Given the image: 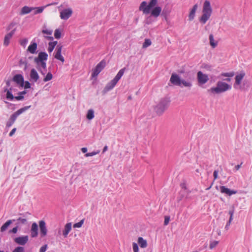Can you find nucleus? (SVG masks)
I'll return each instance as SVG.
<instances>
[{
    "label": "nucleus",
    "mask_w": 252,
    "mask_h": 252,
    "mask_svg": "<svg viewBox=\"0 0 252 252\" xmlns=\"http://www.w3.org/2000/svg\"><path fill=\"white\" fill-rule=\"evenodd\" d=\"M6 85H7V87L10 86V81H7L6 82Z\"/></svg>",
    "instance_id": "61"
},
{
    "label": "nucleus",
    "mask_w": 252,
    "mask_h": 252,
    "mask_svg": "<svg viewBox=\"0 0 252 252\" xmlns=\"http://www.w3.org/2000/svg\"><path fill=\"white\" fill-rule=\"evenodd\" d=\"M15 221L13 220H8L5 223H4L0 228V231L4 232L5 231L7 227L12 223L13 221Z\"/></svg>",
    "instance_id": "26"
},
{
    "label": "nucleus",
    "mask_w": 252,
    "mask_h": 252,
    "mask_svg": "<svg viewBox=\"0 0 252 252\" xmlns=\"http://www.w3.org/2000/svg\"><path fill=\"white\" fill-rule=\"evenodd\" d=\"M72 10L71 8L65 9L60 12V17L63 20H67L72 15Z\"/></svg>",
    "instance_id": "12"
},
{
    "label": "nucleus",
    "mask_w": 252,
    "mask_h": 252,
    "mask_svg": "<svg viewBox=\"0 0 252 252\" xmlns=\"http://www.w3.org/2000/svg\"><path fill=\"white\" fill-rule=\"evenodd\" d=\"M108 150V146H105L103 149L102 153H105Z\"/></svg>",
    "instance_id": "56"
},
{
    "label": "nucleus",
    "mask_w": 252,
    "mask_h": 252,
    "mask_svg": "<svg viewBox=\"0 0 252 252\" xmlns=\"http://www.w3.org/2000/svg\"><path fill=\"white\" fill-rule=\"evenodd\" d=\"M26 93V92L25 91L19 92L18 93L19 95L15 96V99L17 100H21L23 99V98H24L23 95L25 94Z\"/></svg>",
    "instance_id": "32"
},
{
    "label": "nucleus",
    "mask_w": 252,
    "mask_h": 252,
    "mask_svg": "<svg viewBox=\"0 0 252 252\" xmlns=\"http://www.w3.org/2000/svg\"><path fill=\"white\" fill-rule=\"evenodd\" d=\"M71 229V223H67L65 224L64 226V229L63 230V234L64 236V237H66L68 235V233L70 231Z\"/></svg>",
    "instance_id": "24"
},
{
    "label": "nucleus",
    "mask_w": 252,
    "mask_h": 252,
    "mask_svg": "<svg viewBox=\"0 0 252 252\" xmlns=\"http://www.w3.org/2000/svg\"><path fill=\"white\" fill-rule=\"evenodd\" d=\"M170 220V218L169 217L166 216L165 217L164 224V225H166L169 223Z\"/></svg>",
    "instance_id": "50"
},
{
    "label": "nucleus",
    "mask_w": 252,
    "mask_h": 252,
    "mask_svg": "<svg viewBox=\"0 0 252 252\" xmlns=\"http://www.w3.org/2000/svg\"><path fill=\"white\" fill-rule=\"evenodd\" d=\"M32 11V7H30L27 6H24L21 10V14H26L29 13Z\"/></svg>",
    "instance_id": "31"
},
{
    "label": "nucleus",
    "mask_w": 252,
    "mask_h": 252,
    "mask_svg": "<svg viewBox=\"0 0 252 252\" xmlns=\"http://www.w3.org/2000/svg\"><path fill=\"white\" fill-rule=\"evenodd\" d=\"M39 76L37 71L34 69H32V81L36 82Z\"/></svg>",
    "instance_id": "34"
},
{
    "label": "nucleus",
    "mask_w": 252,
    "mask_h": 252,
    "mask_svg": "<svg viewBox=\"0 0 252 252\" xmlns=\"http://www.w3.org/2000/svg\"><path fill=\"white\" fill-rule=\"evenodd\" d=\"M105 66V62L104 61H101L99 62L95 68L94 69L92 76L93 77L97 76L98 74L102 71Z\"/></svg>",
    "instance_id": "10"
},
{
    "label": "nucleus",
    "mask_w": 252,
    "mask_h": 252,
    "mask_svg": "<svg viewBox=\"0 0 252 252\" xmlns=\"http://www.w3.org/2000/svg\"><path fill=\"white\" fill-rule=\"evenodd\" d=\"M16 130V128H13L9 134V136H12L15 133Z\"/></svg>",
    "instance_id": "53"
},
{
    "label": "nucleus",
    "mask_w": 252,
    "mask_h": 252,
    "mask_svg": "<svg viewBox=\"0 0 252 252\" xmlns=\"http://www.w3.org/2000/svg\"><path fill=\"white\" fill-rule=\"evenodd\" d=\"M53 78V75L51 72H48L43 79L44 82H47L51 80Z\"/></svg>",
    "instance_id": "35"
},
{
    "label": "nucleus",
    "mask_w": 252,
    "mask_h": 252,
    "mask_svg": "<svg viewBox=\"0 0 252 252\" xmlns=\"http://www.w3.org/2000/svg\"><path fill=\"white\" fill-rule=\"evenodd\" d=\"M28 241V237L27 236L18 237L14 239L15 242L20 245H24Z\"/></svg>",
    "instance_id": "20"
},
{
    "label": "nucleus",
    "mask_w": 252,
    "mask_h": 252,
    "mask_svg": "<svg viewBox=\"0 0 252 252\" xmlns=\"http://www.w3.org/2000/svg\"><path fill=\"white\" fill-rule=\"evenodd\" d=\"M14 25H15V24H13V23H11V24L9 26V27H8V30H10V29L14 27Z\"/></svg>",
    "instance_id": "57"
},
{
    "label": "nucleus",
    "mask_w": 252,
    "mask_h": 252,
    "mask_svg": "<svg viewBox=\"0 0 252 252\" xmlns=\"http://www.w3.org/2000/svg\"><path fill=\"white\" fill-rule=\"evenodd\" d=\"M39 229H40V237H45L47 233V229L46 227V224L44 221L40 220L39 222Z\"/></svg>",
    "instance_id": "13"
},
{
    "label": "nucleus",
    "mask_w": 252,
    "mask_h": 252,
    "mask_svg": "<svg viewBox=\"0 0 252 252\" xmlns=\"http://www.w3.org/2000/svg\"><path fill=\"white\" fill-rule=\"evenodd\" d=\"M170 101V99L168 97L161 98L154 108L157 114L159 116L161 115L169 107Z\"/></svg>",
    "instance_id": "6"
},
{
    "label": "nucleus",
    "mask_w": 252,
    "mask_h": 252,
    "mask_svg": "<svg viewBox=\"0 0 252 252\" xmlns=\"http://www.w3.org/2000/svg\"><path fill=\"white\" fill-rule=\"evenodd\" d=\"M197 79L199 86L202 85L206 83L209 80L208 75L203 73L199 71L197 73Z\"/></svg>",
    "instance_id": "9"
},
{
    "label": "nucleus",
    "mask_w": 252,
    "mask_h": 252,
    "mask_svg": "<svg viewBox=\"0 0 252 252\" xmlns=\"http://www.w3.org/2000/svg\"><path fill=\"white\" fill-rule=\"evenodd\" d=\"M158 3V0H150L149 4L147 5L145 1H142L140 4L139 9L142 11L144 14H149L151 9L154 8Z\"/></svg>",
    "instance_id": "8"
},
{
    "label": "nucleus",
    "mask_w": 252,
    "mask_h": 252,
    "mask_svg": "<svg viewBox=\"0 0 252 252\" xmlns=\"http://www.w3.org/2000/svg\"><path fill=\"white\" fill-rule=\"evenodd\" d=\"M203 14L199 19V21L204 24L211 17L212 13V9L210 2L208 0H205L203 3Z\"/></svg>",
    "instance_id": "7"
},
{
    "label": "nucleus",
    "mask_w": 252,
    "mask_h": 252,
    "mask_svg": "<svg viewBox=\"0 0 252 252\" xmlns=\"http://www.w3.org/2000/svg\"><path fill=\"white\" fill-rule=\"evenodd\" d=\"M86 117L87 119L89 120L94 119V111L93 110V109H90L88 111Z\"/></svg>",
    "instance_id": "30"
},
{
    "label": "nucleus",
    "mask_w": 252,
    "mask_h": 252,
    "mask_svg": "<svg viewBox=\"0 0 252 252\" xmlns=\"http://www.w3.org/2000/svg\"><path fill=\"white\" fill-rule=\"evenodd\" d=\"M209 39L210 45L212 47V48H215L217 46L218 42L215 41L213 35L211 34L209 35Z\"/></svg>",
    "instance_id": "29"
},
{
    "label": "nucleus",
    "mask_w": 252,
    "mask_h": 252,
    "mask_svg": "<svg viewBox=\"0 0 252 252\" xmlns=\"http://www.w3.org/2000/svg\"><path fill=\"white\" fill-rule=\"evenodd\" d=\"M42 32L45 34H47L48 35H51L52 33V31L48 30H42Z\"/></svg>",
    "instance_id": "47"
},
{
    "label": "nucleus",
    "mask_w": 252,
    "mask_h": 252,
    "mask_svg": "<svg viewBox=\"0 0 252 252\" xmlns=\"http://www.w3.org/2000/svg\"><path fill=\"white\" fill-rule=\"evenodd\" d=\"M232 220V216H230V218H229V223H231V221Z\"/></svg>",
    "instance_id": "62"
},
{
    "label": "nucleus",
    "mask_w": 252,
    "mask_h": 252,
    "mask_svg": "<svg viewBox=\"0 0 252 252\" xmlns=\"http://www.w3.org/2000/svg\"><path fill=\"white\" fill-rule=\"evenodd\" d=\"M48 56L47 53L40 52L37 57L34 59V62L36 64L37 70L44 76L47 72L46 61L48 59Z\"/></svg>",
    "instance_id": "2"
},
{
    "label": "nucleus",
    "mask_w": 252,
    "mask_h": 252,
    "mask_svg": "<svg viewBox=\"0 0 252 252\" xmlns=\"http://www.w3.org/2000/svg\"><path fill=\"white\" fill-rule=\"evenodd\" d=\"M161 12V8L159 6H156L151 10V15L155 17H158Z\"/></svg>",
    "instance_id": "23"
},
{
    "label": "nucleus",
    "mask_w": 252,
    "mask_h": 252,
    "mask_svg": "<svg viewBox=\"0 0 252 252\" xmlns=\"http://www.w3.org/2000/svg\"><path fill=\"white\" fill-rule=\"evenodd\" d=\"M87 148L86 147H83L81 148V151L83 153H86L87 152Z\"/></svg>",
    "instance_id": "55"
},
{
    "label": "nucleus",
    "mask_w": 252,
    "mask_h": 252,
    "mask_svg": "<svg viewBox=\"0 0 252 252\" xmlns=\"http://www.w3.org/2000/svg\"><path fill=\"white\" fill-rule=\"evenodd\" d=\"M47 248V245H45L43 246H42L40 249V252H45Z\"/></svg>",
    "instance_id": "48"
},
{
    "label": "nucleus",
    "mask_w": 252,
    "mask_h": 252,
    "mask_svg": "<svg viewBox=\"0 0 252 252\" xmlns=\"http://www.w3.org/2000/svg\"><path fill=\"white\" fill-rule=\"evenodd\" d=\"M14 122H15L14 121H13V120H12L11 119H10L9 118V119L6 123V127H10L14 124Z\"/></svg>",
    "instance_id": "45"
},
{
    "label": "nucleus",
    "mask_w": 252,
    "mask_h": 252,
    "mask_svg": "<svg viewBox=\"0 0 252 252\" xmlns=\"http://www.w3.org/2000/svg\"><path fill=\"white\" fill-rule=\"evenodd\" d=\"M245 75L246 73L243 70L236 73L235 77V82L233 85L234 89L240 90H245L247 89L248 85H247V82L245 80L242 82Z\"/></svg>",
    "instance_id": "3"
},
{
    "label": "nucleus",
    "mask_w": 252,
    "mask_h": 252,
    "mask_svg": "<svg viewBox=\"0 0 252 252\" xmlns=\"http://www.w3.org/2000/svg\"><path fill=\"white\" fill-rule=\"evenodd\" d=\"M13 252H24V249L22 247H18L14 249Z\"/></svg>",
    "instance_id": "44"
},
{
    "label": "nucleus",
    "mask_w": 252,
    "mask_h": 252,
    "mask_svg": "<svg viewBox=\"0 0 252 252\" xmlns=\"http://www.w3.org/2000/svg\"><path fill=\"white\" fill-rule=\"evenodd\" d=\"M84 220H82L79 222L77 223H75L73 225V227L74 228H80L82 226V224H83Z\"/></svg>",
    "instance_id": "41"
},
{
    "label": "nucleus",
    "mask_w": 252,
    "mask_h": 252,
    "mask_svg": "<svg viewBox=\"0 0 252 252\" xmlns=\"http://www.w3.org/2000/svg\"><path fill=\"white\" fill-rule=\"evenodd\" d=\"M27 52L32 53V43L30 44L27 49Z\"/></svg>",
    "instance_id": "54"
},
{
    "label": "nucleus",
    "mask_w": 252,
    "mask_h": 252,
    "mask_svg": "<svg viewBox=\"0 0 252 252\" xmlns=\"http://www.w3.org/2000/svg\"><path fill=\"white\" fill-rule=\"evenodd\" d=\"M4 102H5V103H6V104H9V105H12V104H11V103H8V102H7V101H4Z\"/></svg>",
    "instance_id": "64"
},
{
    "label": "nucleus",
    "mask_w": 252,
    "mask_h": 252,
    "mask_svg": "<svg viewBox=\"0 0 252 252\" xmlns=\"http://www.w3.org/2000/svg\"><path fill=\"white\" fill-rule=\"evenodd\" d=\"M125 70L126 68L124 67L119 71L114 78L107 84L103 90L102 91L103 94H106L108 92L112 90L115 87L117 83L124 75Z\"/></svg>",
    "instance_id": "5"
},
{
    "label": "nucleus",
    "mask_w": 252,
    "mask_h": 252,
    "mask_svg": "<svg viewBox=\"0 0 252 252\" xmlns=\"http://www.w3.org/2000/svg\"><path fill=\"white\" fill-rule=\"evenodd\" d=\"M184 77L186 79H181L178 74L172 73L170 79V81L174 85L178 86L181 87H185L190 88L192 86L193 77L189 72H185Z\"/></svg>",
    "instance_id": "1"
},
{
    "label": "nucleus",
    "mask_w": 252,
    "mask_h": 252,
    "mask_svg": "<svg viewBox=\"0 0 252 252\" xmlns=\"http://www.w3.org/2000/svg\"><path fill=\"white\" fill-rule=\"evenodd\" d=\"M13 81L15 82L20 87H23L24 84V79L21 74H16L13 78Z\"/></svg>",
    "instance_id": "14"
},
{
    "label": "nucleus",
    "mask_w": 252,
    "mask_h": 252,
    "mask_svg": "<svg viewBox=\"0 0 252 252\" xmlns=\"http://www.w3.org/2000/svg\"><path fill=\"white\" fill-rule=\"evenodd\" d=\"M229 214L230 215V216H232V217L233 216V213L232 212L230 211Z\"/></svg>",
    "instance_id": "63"
},
{
    "label": "nucleus",
    "mask_w": 252,
    "mask_h": 252,
    "mask_svg": "<svg viewBox=\"0 0 252 252\" xmlns=\"http://www.w3.org/2000/svg\"><path fill=\"white\" fill-rule=\"evenodd\" d=\"M54 36L55 38L59 39L61 37V32L59 29H56L55 31Z\"/></svg>",
    "instance_id": "39"
},
{
    "label": "nucleus",
    "mask_w": 252,
    "mask_h": 252,
    "mask_svg": "<svg viewBox=\"0 0 252 252\" xmlns=\"http://www.w3.org/2000/svg\"><path fill=\"white\" fill-rule=\"evenodd\" d=\"M231 88V85L222 81H219L216 84V86L212 87L208 91L214 94H220L230 90Z\"/></svg>",
    "instance_id": "4"
},
{
    "label": "nucleus",
    "mask_w": 252,
    "mask_h": 252,
    "mask_svg": "<svg viewBox=\"0 0 252 252\" xmlns=\"http://www.w3.org/2000/svg\"><path fill=\"white\" fill-rule=\"evenodd\" d=\"M17 230H18V227L16 226V227L13 228L12 229L10 230L9 231V232L13 233H17Z\"/></svg>",
    "instance_id": "52"
},
{
    "label": "nucleus",
    "mask_w": 252,
    "mask_h": 252,
    "mask_svg": "<svg viewBox=\"0 0 252 252\" xmlns=\"http://www.w3.org/2000/svg\"><path fill=\"white\" fill-rule=\"evenodd\" d=\"M230 223H229V221H228L225 225V228L226 229H228V227H229V226L230 225Z\"/></svg>",
    "instance_id": "60"
},
{
    "label": "nucleus",
    "mask_w": 252,
    "mask_h": 252,
    "mask_svg": "<svg viewBox=\"0 0 252 252\" xmlns=\"http://www.w3.org/2000/svg\"><path fill=\"white\" fill-rule=\"evenodd\" d=\"M197 4H195V5H194L192 9L190 10L189 15V21H192L194 19L195 16V12L197 9Z\"/></svg>",
    "instance_id": "22"
},
{
    "label": "nucleus",
    "mask_w": 252,
    "mask_h": 252,
    "mask_svg": "<svg viewBox=\"0 0 252 252\" xmlns=\"http://www.w3.org/2000/svg\"><path fill=\"white\" fill-rule=\"evenodd\" d=\"M235 75V73L234 72H226V73H222L220 74L221 76H224V77H227L231 78V77H232Z\"/></svg>",
    "instance_id": "36"
},
{
    "label": "nucleus",
    "mask_w": 252,
    "mask_h": 252,
    "mask_svg": "<svg viewBox=\"0 0 252 252\" xmlns=\"http://www.w3.org/2000/svg\"><path fill=\"white\" fill-rule=\"evenodd\" d=\"M241 164H238V165H237L236 166H235V168L236 169V170H238L240 169V168L241 167Z\"/></svg>",
    "instance_id": "58"
},
{
    "label": "nucleus",
    "mask_w": 252,
    "mask_h": 252,
    "mask_svg": "<svg viewBox=\"0 0 252 252\" xmlns=\"http://www.w3.org/2000/svg\"><path fill=\"white\" fill-rule=\"evenodd\" d=\"M220 191L221 193L226 194L229 196L236 194L237 192L236 190H231L223 186L220 187Z\"/></svg>",
    "instance_id": "17"
},
{
    "label": "nucleus",
    "mask_w": 252,
    "mask_h": 252,
    "mask_svg": "<svg viewBox=\"0 0 252 252\" xmlns=\"http://www.w3.org/2000/svg\"><path fill=\"white\" fill-rule=\"evenodd\" d=\"M57 43H58V42L57 41H55L53 42H50L49 43L48 51L49 53H51L53 51L54 49L55 48V47L56 46V45L57 44Z\"/></svg>",
    "instance_id": "28"
},
{
    "label": "nucleus",
    "mask_w": 252,
    "mask_h": 252,
    "mask_svg": "<svg viewBox=\"0 0 252 252\" xmlns=\"http://www.w3.org/2000/svg\"><path fill=\"white\" fill-rule=\"evenodd\" d=\"M36 49H37V44L35 42H33L32 43V54L37 53L38 51H37Z\"/></svg>",
    "instance_id": "43"
},
{
    "label": "nucleus",
    "mask_w": 252,
    "mask_h": 252,
    "mask_svg": "<svg viewBox=\"0 0 252 252\" xmlns=\"http://www.w3.org/2000/svg\"><path fill=\"white\" fill-rule=\"evenodd\" d=\"M132 249L133 252H139V248L138 245L135 242H133L132 243Z\"/></svg>",
    "instance_id": "42"
},
{
    "label": "nucleus",
    "mask_w": 252,
    "mask_h": 252,
    "mask_svg": "<svg viewBox=\"0 0 252 252\" xmlns=\"http://www.w3.org/2000/svg\"><path fill=\"white\" fill-rule=\"evenodd\" d=\"M231 78L229 77H227V78H225V79H223V81H226L227 82H230L231 81Z\"/></svg>",
    "instance_id": "59"
},
{
    "label": "nucleus",
    "mask_w": 252,
    "mask_h": 252,
    "mask_svg": "<svg viewBox=\"0 0 252 252\" xmlns=\"http://www.w3.org/2000/svg\"><path fill=\"white\" fill-rule=\"evenodd\" d=\"M28 39L27 38H25V39L20 40V44L23 47L25 48L26 46V45L28 43Z\"/></svg>",
    "instance_id": "40"
},
{
    "label": "nucleus",
    "mask_w": 252,
    "mask_h": 252,
    "mask_svg": "<svg viewBox=\"0 0 252 252\" xmlns=\"http://www.w3.org/2000/svg\"><path fill=\"white\" fill-rule=\"evenodd\" d=\"M17 220L19 221V222L20 223H22L23 224H24L26 222H27V220L26 219H23V218H19Z\"/></svg>",
    "instance_id": "49"
},
{
    "label": "nucleus",
    "mask_w": 252,
    "mask_h": 252,
    "mask_svg": "<svg viewBox=\"0 0 252 252\" xmlns=\"http://www.w3.org/2000/svg\"><path fill=\"white\" fill-rule=\"evenodd\" d=\"M138 243L141 248H145L147 247V241L144 239L142 237H139L138 238Z\"/></svg>",
    "instance_id": "25"
},
{
    "label": "nucleus",
    "mask_w": 252,
    "mask_h": 252,
    "mask_svg": "<svg viewBox=\"0 0 252 252\" xmlns=\"http://www.w3.org/2000/svg\"><path fill=\"white\" fill-rule=\"evenodd\" d=\"M218 173H219V172H218V170H215L214 171L213 176H214V180H216L218 178Z\"/></svg>",
    "instance_id": "51"
},
{
    "label": "nucleus",
    "mask_w": 252,
    "mask_h": 252,
    "mask_svg": "<svg viewBox=\"0 0 252 252\" xmlns=\"http://www.w3.org/2000/svg\"><path fill=\"white\" fill-rule=\"evenodd\" d=\"M38 235V225L35 222L32 223V238Z\"/></svg>",
    "instance_id": "27"
},
{
    "label": "nucleus",
    "mask_w": 252,
    "mask_h": 252,
    "mask_svg": "<svg viewBox=\"0 0 252 252\" xmlns=\"http://www.w3.org/2000/svg\"><path fill=\"white\" fill-rule=\"evenodd\" d=\"M99 152H100L99 150H97L96 151H94L91 153H88L85 155V156L86 157L94 156H95V155L99 154Z\"/></svg>",
    "instance_id": "38"
},
{
    "label": "nucleus",
    "mask_w": 252,
    "mask_h": 252,
    "mask_svg": "<svg viewBox=\"0 0 252 252\" xmlns=\"http://www.w3.org/2000/svg\"><path fill=\"white\" fill-rule=\"evenodd\" d=\"M57 3L54 2L48 4L44 6L32 7V14H37L43 12L44 8L48 6L56 4Z\"/></svg>",
    "instance_id": "19"
},
{
    "label": "nucleus",
    "mask_w": 252,
    "mask_h": 252,
    "mask_svg": "<svg viewBox=\"0 0 252 252\" xmlns=\"http://www.w3.org/2000/svg\"><path fill=\"white\" fill-rule=\"evenodd\" d=\"M32 57L30 56L28 58L25 57V58L21 59L19 61V66L23 68L25 71H26L30 66L29 61H30Z\"/></svg>",
    "instance_id": "11"
},
{
    "label": "nucleus",
    "mask_w": 252,
    "mask_h": 252,
    "mask_svg": "<svg viewBox=\"0 0 252 252\" xmlns=\"http://www.w3.org/2000/svg\"><path fill=\"white\" fill-rule=\"evenodd\" d=\"M152 44V42L151 41L150 39H145V41L143 44V48H147L148 47H149V46H150Z\"/></svg>",
    "instance_id": "33"
},
{
    "label": "nucleus",
    "mask_w": 252,
    "mask_h": 252,
    "mask_svg": "<svg viewBox=\"0 0 252 252\" xmlns=\"http://www.w3.org/2000/svg\"><path fill=\"white\" fill-rule=\"evenodd\" d=\"M219 244V241H211L210 242L209 248L210 249H213L215 248L218 244Z\"/></svg>",
    "instance_id": "37"
},
{
    "label": "nucleus",
    "mask_w": 252,
    "mask_h": 252,
    "mask_svg": "<svg viewBox=\"0 0 252 252\" xmlns=\"http://www.w3.org/2000/svg\"><path fill=\"white\" fill-rule=\"evenodd\" d=\"M62 50V46L60 45H57L56 48V53L55 55V58L61 61L62 63H63L64 61V58L62 56L61 52Z\"/></svg>",
    "instance_id": "15"
},
{
    "label": "nucleus",
    "mask_w": 252,
    "mask_h": 252,
    "mask_svg": "<svg viewBox=\"0 0 252 252\" xmlns=\"http://www.w3.org/2000/svg\"><path fill=\"white\" fill-rule=\"evenodd\" d=\"M15 32V29H13L10 32L6 34L4 38L3 45L7 46L10 43V40L14 34Z\"/></svg>",
    "instance_id": "18"
},
{
    "label": "nucleus",
    "mask_w": 252,
    "mask_h": 252,
    "mask_svg": "<svg viewBox=\"0 0 252 252\" xmlns=\"http://www.w3.org/2000/svg\"><path fill=\"white\" fill-rule=\"evenodd\" d=\"M12 88H10L9 89H8L7 88H4V92H6V98L8 100H14L15 97V96H14L13 94L11 93Z\"/></svg>",
    "instance_id": "21"
},
{
    "label": "nucleus",
    "mask_w": 252,
    "mask_h": 252,
    "mask_svg": "<svg viewBox=\"0 0 252 252\" xmlns=\"http://www.w3.org/2000/svg\"><path fill=\"white\" fill-rule=\"evenodd\" d=\"M25 89H28L31 88V84L28 81L24 82V86Z\"/></svg>",
    "instance_id": "46"
},
{
    "label": "nucleus",
    "mask_w": 252,
    "mask_h": 252,
    "mask_svg": "<svg viewBox=\"0 0 252 252\" xmlns=\"http://www.w3.org/2000/svg\"><path fill=\"white\" fill-rule=\"evenodd\" d=\"M31 106H26L23 108H22L20 109H19L18 111L15 112L14 114H13L10 117V119L13 120V121H15L16 119H17V117L22 114L23 112L26 111L27 110H28Z\"/></svg>",
    "instance_id": "16"
}]
</instances>
